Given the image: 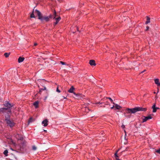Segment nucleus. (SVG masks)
<instances>
[{"mask_svg": "<svg viewBox=\"0 0 160 160\" xmlns=\"http://www.w3.org/2000/svg\"><path fill=\"white\" fill-rule=\"evenodd\" d=\"M52 18V16L51 15H50L48 17H43L42 15V19H40L41 21H42L43 20H45L46 22H48L49 21V19Z\"/></svg>", "mask_w": 160, "mask_h": 160, "instance_id": "obj_5", "label": "nucleus"}, {"mask_svg": "<svg viewBox=\"0 0 160 160\" xmlns=\"http://www.w3.org/2000/svg\"><path fill=\"white\" fill-rule=\"evenodd\" d=\"M89 63L90 64L91 66H95L96 65V64L95 62V61L94 60H90L89 61Z\"/></svg>", "mask_w": 160, "mask_h": 160, "instance_id": "obj_10", "label": "nucleus"}, {"mask_svg": "<svg viewBox=\"0 0 160 160\" xmlns=\"http://www.w3.org/2000/svg\"><path fill=\"white\" fill-rule=\"evenodd\" d=\"M150 22V18L148 17H147V21L145 22L146 24H147Z\"/></svg>", "mask_w": 160, "mask_h": 160, "instance_id": "obj_17", "label": "nucleus"}, {"mask_svg": "<svg viewBox=\"0 0 160 160\" xmlns=\"http://www.w3.org/2000/svg\"><path fill=\"white\" fill-rule=\"evenodd\" d=\"M154 81L155 84H158V83L159 82V80L158 79H156L154 80Z\"/></svg>", "mask_w": 160, "mask_h": 160, "instance_id": "obj_19", "label": "nucleus"}, {"mask_svg": "<svg viewBox=\"0 0 160 160\" xmlns=\"http://www.w3.org/2000/svg\"><path fill=\"white\" fill-rule=\"evenodd\" d=\"M102 102H98L96 103V104H102Z\"/></svg>", "mask_w": 160, "mask_h": 160, "instance_id": "obj_27", "label": "nucleus"}, {"mask_svg": "<svg viewBox=\"0 0 160 160\" xmlns=\"http://www.w3.org/2000/svg\"><path fill=\"white\" fill-rule=\"evenodd\" d=\"M4 106L5 107H7L9 109H10V108L12 107V106L9 102H6L4 104Z\"/></svg>", "mask_w": 160, "mask_h": 160, "instance_id": "obj_8", "label": "nucleus"}, {"mask_svg": "<svg viewBox=\"0 0 160 160\" xmlns=\"http://www.w3.org/2000/svg\"><path fill=\"white\" fill-rule=\"evenodd\" d=\"M156 108H157V109H159V108H157V107H156Z\"/></svg>", "mask_w": 160, "mask_h": 160, "instance_id": "obj_39", "label": "nucleus"}, {"mask_svg": "<svg viewBox=\"0 0 160 160\" xmlns=\"http://www.w3.org/2000/svg\"><path fill=\"white\" fill-rule=\"evenodd\" d=\"M61 18L60 17H58L57 18H55V20H56V22L54 23L55 25H56L58 24L59 21L61 20Z\"/></svg>", "mask_w": 160, "mask_h": 160, "instance_id": "obj_12", "label": "nucleus"}, {"mask_svg": "<svg viewBox=\"0 0 160 160\" xmlns=\"http://www.w3.org/2000/svg\"><path fill=\"white\" fill-rule=\"evenodd\" d=\"M23 148H22V147L21 146H20V150L21 151H23Z\"/></svg>", "mask_w": 160, "mask_h": 160, "instance_id": "obj_30", "label": "nucleus"}, {"mask_svg": "<svg viewBox=\"0 0 160 160\" xmlns=\"http://www.w3.org/2000/svg\"><path fill=\"white\" fill-rule=\"evenodd\" d=\"M5 120L8 126H9L10 128H12L14 126L15 123L13 121L10 120L8 118L6 119Z\"/></svg>", "mask_w": 160, "mask_h": 160, "instance_id": "obj_4", "label": "nucleus"}, {"mask_svg": "<svg viewBox=\"0 0 160 160\" xmlns=\"http://www.w3.org/2000/svg\"><path fill=\"white\" fill-rule=\"evenodd\" d=\"M75 88L73 86H72L68 90V92L69 93H73L75 95V98L77 99H82L85 96L80 93L76 94L73 92Z\"/></svg>", "mask_w": 160, "mask_h": 160, "instance_id": "obj_2", "label": "nucleus"}, {"mask_svg": "<svg viewBox=\"0 0 160 160\" xmlns=\"http://www.w3.org/2000/svg\"><path fill=\"white\" fill-rule=\"evenodd\" d=\"M48 120L47 119H46L44 120H43V121H42V124H43V125L44 127H46L48 125Z\"/></svg>", "mask_w": 160, "mask_h": 160, "instance_id": "obj_9", "label": "nucleus"}, {"mask_svg": "<svg viewBox=\"0 0 160 160\" xmlns=\"http://www.w3.org/2000/svg\"><path fill=\"white\" fill-rule=\"evenodd\" d=\"M10 53H5L4 55L6 58H7L9 56V55H10Z\"/></svg>", "mask_w": 160, "mask_h": 160, "instance_id": "obj_20", "label": "nucleus"}, {"mask_svg": "<svg viewBox=\"0 0 160 160\" xmlns=\"http://www.w3.org/2000/svg\"><path fill=\"white\" fill-rule=\"evenodd\" d=\"M146 110V108H144L140 107H135L132 108H127L126 109V113H134L139 111H145Z\"/></svg>", "mask_w": 160, "mask_h": 160, "instance_id": "obj_1", "label": "nucleus"}, {"mask_svg": "<svg viewBox=\"0 0 160 160\" xmlns=\"http://www.w3.org/2000/svg\"><path fill=\"white\" fill-rule=\"evenodd\" d=\"M32 118H30V120H29V122H32Z\"/></svg>", "mask_w": 160, "mask_h": 160, "instance_id": "obj_31", "label": "nucleus"}, {"mask_svg": "<svg viewBox=\"0 0 160 160\" xmlns=\"http://www.w3.org/2000/svg\"><path fill=\"white\" fill-rule=\"evenodd\" d=\"M39 102L38 101H36L34 102L33 103V105L34 106L35 108H37L38 107V104Z\"/></svg>", "mask_w": 160, "mask_h": 160, "instance_id": "obj_11", "label": "nucleus"}, {"mask_svg": "<svg viewBox=\"0 0 160 160\" xmlns=\"http://www.w3.org/2000/svg\"><path fill=\"white\" fill-rule=\"evenodd\" d=\"M117 160H120L119 159V158H117Z\"/></svg>", "mask_w": 160, "mask_h": 160, "instance_id": "obj_38", "label": "nucleus"}, {"mask_svg": "<svg viewBox=\"0 0 160 160\" xmlns=\"http://www.w3.org/2000/svg\"><path fill=\"white\" fill-rule=\"evenodd\" d=\"M60 63L62 65H66V63L65 62H64L62 61H60Z\"/></svg>", "mask_w": 160, "mask_h": 160, "instance_id": "obj_24", "label": "nucleus"}, {"mask_svg": "<svg viewBox=\"0 0 160 160\" xmlns=\"http://www.w3.org/2000/svg\"><path fill=\"white\" fill-rule=\"evenodd\" d=\"M146 71V70H143V71H142V72H141V73H143V72H145Z\"/></svg>", "mask_w": 160, "mask_h": 160, "instance_id": "obj_36", "label": "nucleus"}, {"mask_svg": "<svg viewBox=\"0 0 160 160\" xmlns=\"http://www.w3.org/2000/svg\"><path fill=\"white\" fill-rule=\"evenodd\" d=\"M63 98H64V99H65L66 98H65V97H63Z\"/></svg>", "mask_w": 160, "mask_h": 160, "instance_id": "obj_40", "label": "nucleus"}, {"mask_svg": "<svg viewBox=\"0 0 160 160\" xmlns=\"http://www.w3.org/2000/svg\"><path fill=\"white\" fill-rule=\"evenodd\" d=\"M58 1L59 2H61V1H62V0H58Z\"/></svg>", "mask_w": 160, "mask_h": 160, "instance_id": "obj_34", "label": "nucleus"}, {"mask_svg": "<svg viewBox=\"0 0 160 160\" xmlns=\"http://www.w3.org/2000/svg\"><path fill=\"white\" fill-rule=\"evenodd\" d=\"M56 91H57V92H60V91L58 89V87L57 88Z\"/></svg>", "mask_w": 160, "mask_h": 160, "instance_id": "obj_25", "label": "nucleus"}, {"mask_svg": "<svg viewBox=\"0 0 160 160\" xmlns=\"http://www.w3.org/2000/svg\"><path fill=\"white\" fill-rule=\"evenodd\" d=\"M34 14L37 15L38 16V19H42V15L41 12L37 10V9H34V8L33 9L32 13L31 14L30 17L31 18H35V16Z\"/></svg>", "mask_w": 160, "mask_h": 160, "instance_id": "obj_3", "label": "nucleus"}, {"mask_svg": "<svg viewBox=\"0 0 160 160\" xmlns=\"http://www.w3.org/2000/svg\"><path fill=\"white\" fill-rule=\"evenodd\" d=\"M121 127L122 128H125V126L124 125H123L121 126Z\"/></svg>", "mask_w": 160, "mask_h": 160, "instance_id": "obj_29", "label": "nucleus"}, {"mask_svg": "<svg viewBox=\"0 0 160 160\" xmlns=\"http://www.w3.org/2000/svg\"><path fill=\"white\" fill-rule=\"evenodd\" d=\"M38 45L37 43H35L34 44V46H36Z\"/></svg>", "mask_w": 160, "mask_h": 160, "instance_id": "obj_33", "label": "nucleus"}, {"mask_svg": "<svg viewBox=\"0 0 160 160\" xmlns=\"http://www.w3.org/2000/svg\"><path fill=\"white\" fill-rule=\"evenodd\" d=\"M114 104L115 105V108H116V109H120L121 108V106L118 105L117 104Z\"/></svg>", "mask_w": 160, "mask_h": 160, "instance_id": "obj_15", "label": "nucleus"}, {"mask_svg": "<svg viewBox=\"0 0 160 160\" xmlns=\"http://www.w3.org/2000/svg\"><path fill=\"white\" fill-rule=\"evenodd\" d=\"M124 132H125V136H126V131L125 130H124Z\"/></svg>", "mask_w": 160, "mask_h": 160, "instance_id": "obj_37", "label": "nucleus"}, {"mask_svg": "<svg viewBox=\"0 0 160 160\" xmlns=\"http://www.w3.org/2000/svg\"><path fill=\"white\" fill-rule=\"evenodd\" d=\"M114 107H115V106L113 105V106L111 108V109H113V108Z\"/></svg>", "mask_w": 160, "mask_h": 160, "instance_id": "obj_35", "label": "nucleus"}, {"mask_svg": "<svg viewBox=\"0 0 160 160\" xmlns=\"http://www.w3.org/2000/svg\"><path fill=\"white\" fill-rule=\"evenodd\" d=\"M149 28V27L148 26H147L146 27V31H147L148 30Z\"/></svg>", "mask_w": 160, "mask_h": 160, "instance_id": "obj_28", "label": "nucleus"}, {"mask_svg": "<svg viewBox=\"0 0 160 160\" xmlns=\"http://www.w3.org/2000/svg\"><path fill=\"white\" fill-rule=\"evenodd\" d=\"M106 98V99H109L110 100V101H111V102L113 104H115L113 102V101L112 100V98H109V97Z\"/></svg>", "mask_w": 160, "mask_h": 160, "instance_id": "obj_21", "label": "nucleus"}, {"mask_svg": "<svg viewBox=\"0 0 160 160\" xmlns=\"http://www.w3.org/2000/svg\"><path fill=\"white\" fill-rule=\"evenodd\" d=\"M158 86H159L160 87V83L159 82L158 84H157Z\"/></svg>", "mask_w": 160, "mask_h": 160, "instance_id": "obj_32", "label": "nucleus"}, {"mask_svg": "<svg viewBox=\"0 0 160 160\" xmlns=\"http://www.w3.org/2000/svg\"><path fill=\"white\" fill-rule=\"evenodd\" d=\"M44 131H46L45 130H44Z\"/></svg>", "mask_w": 160, "mask_h": 160, "instance_id": "obj_42", "label": "nucleus"}, {"mask_svg": "<svg viewBox=\"0 0 160 160\" xmlns=\"http://www.w3.org/2000/svg\"><path fill=\"white\" fill-rule=\"evenodd\" d=\"M118 150L115 153V154H114L115 157V158H116V159H117V158H118V155L117 154V152H118Z\"/></svg>", "mask_w": 160, "mask_h": 160, "instance_id": "obj_23", "label": "nucleus"}, {"mask_svg": "<svg viewBox=\"0 0 160 160\" xmlns=\"http://www.w3.org/2000/svg\"><path fill=\"white\" fill-rule=\"evenodd\" d=\"M152 118V117L151 115H149L148 116L146 117H144V118L143 119V122H146L147 120L148 119H151Z\"/></svg>", "mask_w": 160, "mask_h": 160, "instance_id": "obj_7", "label": "nucleus"}, {"mask_svg": "<svg viewBox=\"0 0 160 160\" xmlns=\"http://www.w3.org/2000/svg\"><path fill=\"white\" fill-rule=\"evenodd\" d=\"M24 58L23 57H19L18 59V62L20 63L23 61Z\"/></svg>", "mask_w": 160, "mask_h": 160, "instance_id": "obj_13", "label": "nucleus"}, {"mask_svg": "<svg viewBox=\"0 0 160 160\" xmlns=\"http://www.w3.org/2000/svg\"><path fill=\"white\" fill-rule=\"evenodd\" d=\"M77 28V30H78V28Z\"/></svg>", "mask_w": 160, "mask_h": 160, "instance_id": "obj_41", "label": "nucleus"}, {"mask_svg": "<svg viewBox=\"0 0 160 160\" xmlns=\"http://www.w3.org/2000/svg\"><path fill=\"white\" fill-rule=\"evenodd\" d=\"M8 151L7 150H5L4 152H3V154H4L6 156H8Z\"/></svg>", "mask_w": 160, "mask_h": 160, "instance_id": "obj_18", "label": "nucleus"}, {"mask_svg": "<svg viewBox=\"0 0 160 160\" xmlns=\"http://www.w3.org/2000/svg\"><path fill=\"white\" fill-rule=\"evenodd\" d=\"M52 18H53V19H55V18H56L55 17L57 16V14H56V11L55 10H54V12L53 13V15H52Z\"/></svg>", "mask_w": 160, "mask_h": 160, "instance_id": "obj_16", "label": "nucleus"}, {"mask_svg": "<svg viewBox=\"0 0 160 160\" xmlns=\"http://www.w3.org/2000/svg\"><path fill=\"white\" fill-rule=\"evenodd\" d=\"M152 109H153V112H155L156 111H157V108H156V107H155V104H154V105H153L152 107Z\"/></svg>", "mask_w": 160, "mask_h": 160, "instance_id": "obj_14", "label": "nucleus"}, {"mask_svg": "<svg viewBox=\"0 0 160 160\" xmlns=\"http://www.w3.org/2000/svg\"><path fill=\"white\" fill-rule=\"evenodd\" d=\"M7 110H8V111L9 112H11L10 109H9L8 108H0V112H5Z\"/></svg>", "mask_w": 160, "mask_h": 160, "instance_id": "obj_6", "label": "nucleus"}, {"mask_svg": "<svg viewBox=\"0 0 160 160\" xmlns=\"http://www.w3.org/2000/svg\"><path fill=\"white\" fill-rule=\"evenodd\" d=\"M37 149V148L35 146H32V150H33L34 151H35V150H36Z\"/></svg>", "mask_w": 160, "mask_h": 160, "instance_id": "obj_22", "label": "nucleus"}, {"mask_svg": "<svg viewBox=\"0 0 160 160\" xmlns=\"http://www.w3.org/2000/svg\"><path fill=\"white\" fill-rule=\"evenodd\" d=\"M156 152L159 153H160V148H159V149L157 150L156 151Z\"/></svg>", "mask_w": 160, "mask_h": 160, "instance_id": "obj_26", "label": "nucleus"}]
</instances>
